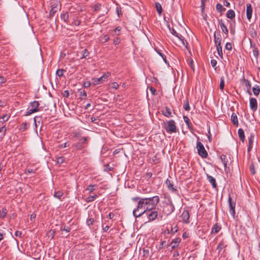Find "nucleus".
<instances>
[{"mask_svg": "<svg viewBox=\"0 0 260 260\" xmlns=\"http://www.w3.org/2000/svg\"><path fill=\"white\" fill-rule=\"evenodd\" d=\"M6 81V79L3 76H0V83H4Z\"/></svg>", "mask_w": 260, "mask_h": 260, "instance_id": "62", "label": "nucleus"}, {"mask_svg": "<svg viewBox=\"0 0 260 260\" xmlns=\"http://www.w3.org/2000/svg\"><path fill=\"white\" fill-rule=\"evenodd\" d=\"M87 139H88L87 137H83L80 139L79 142H81V144H82V145H83L85 143V142L87 140Z\"/></svg>", "mask_w": 260, "mask_h": 260, "instance_id": "54", "label": "nucleus"}, {"mask_svg": "<svg viewBox=\"0 0 260 260\" xmlns=\"http://www.w3.org/2000/svg\"><path fill=\"white\" fill-rule=\"evenodd\" d=\"M252 8L251 4L246 5V16L247 19L250 20L252 17Z\"/></svg>", "mask_w": 260, "mask_h": 260, "instance_id": "13", "label": "nucleus"}, {"mask_svg": "<svg viewBox=\"0 0 260 260\" xmlns=\"http://www.w3.org/2000/svg\"><path fill=\"white\" fill-rule=\"evenodd\" d=\"M224 81L223 77H222L220 78V85H219L220 89L221 90H222L224 88Z\"/></svg>", "mask_w": 260, "mask_h": 260, "instance_id": "43", "label": "nucleus"}, {"mask_svg": "<svg viewBox=\"0 0 260 260\" xmlns=\"http://www.w3.org/2000/svg\"><path fill=\"white\" fill-rule=\"evenodd\" d=\"M149 221L155 220L158 216V212L155 210H151L145 213Z\"/></svg>", "mask_w": 260, "mask_h": 260, "instance_id": "10", "label": "nucleus"}, {"mask_svg": "<svg viewBox=\"0 0 260 260\" xmlns=\"http://www.w3.org/2000/svg\"><path fill=\"white\" fill-rule=\"evenodd\" d=\"M252 91L255 96H257L260 92V87L258 85H255L252 88Z\"/></svg>", "mask_w": 260, "mask_h": 260, "instance_id": "28", "label": "nucleus"}, {"mask_svg": "<svg viewBox=\"0 0 260 260\" xmlns=\"http://www.w3.org/2000/svg\"><path fill=\"white\" fill-rule=\"evenodd\" d=\"M157 53L158 54L161 56V57L162 58L163 60H164V61L167 63V59H166V56L162 53H161L159 51H157Z\"/></svg>", "mask_w": 260, "mask_h": 260, "instance_id": "53", "label": "nucleus"}, {"mask_svg": "<svg viewBox=\"0 0 260 260\" xmlns=\"http://www.w3.org/2000/svg\"><path fill=\"white\" fill-rule=\"evenodd\" d=\"M216 49L219 56L222 55V47L221 45L219 46H216Z\"/></svg>", "mask_w": 260, "mask_h": 260, "instance_id": "45", "label": "nucleus"}, {"mask_svg": "<svg viewBox=\"0 0 260 260\" xmlns=\"http://www.w3.org/2000/svg\"><path fill=\"white\" fill-rule=\"evenodd\" d=\"M57 10L58 8L57 7V6L53 7L52 6H51V9L50 10L49 12L50 17L53 16L55 13L57 12Z\"/></svg>", "mask_w": 260, "mask_h": 260, "instance_id": "29", "label": "nucleus"}, {"mask_svg": "<svg viewBox=\"0 0 260 260\" xmlns=\"http://www.w3.org/2000/svg\"><path fill=\"white\" fill-rule=\"evenodd\" d=\"M110 76V73L107 72L104 74L100 78H92V81L93 84L98 85L99 84L103 83L105 81L107 78Z\"/></svg>", "mask_w": 260, "mask_h": 260, "instance_id": "6", "label": "nucleus"}, {"mask_svg": "<svg viewBox=\"0 0 260 260\" xmlns=\"http://www.w3.org/2000/svg\"><path fill=\"white\" fill-rule=\"evenodd\" d=\"M83 85L84 87L87 88L90 87V86L91 85V83L89 81H86L84 83Z\"/></svg>", "mask_w": 260, "mask_h": 260, "instance_id": "59", "label": "nucleus"}, {"mask_svg": "<svg viewBox=\"0 0 260 260\" xmlns=\"http://www.w3.org/2000/svg\"><path fill=\"white\" fill-rule=\"evenodd\" d=\"M132 200L134 202L138 201L137 208L135 209L133 211V215L135 217H140L148 211V210H146V206L143 198L135 197L132 198Z\"/></svg>", "mask_w": 260, "mask_h": 260, "instance_id": "1", "label": "nucleus"}, {"mask_svg": "<svg viewBox=\"0 0 260 260\" xmlns=\"http://www.w3.org/2000/svg\"><path fill=\"white\" fill-rule=\"evenodd\" d=\"M254 135L251 134L250 137L248 138V147L247 149L248 152H250L252 148L254 142Z\"/></svg>", "mask_w": 260, "mask_h": 260, "instance_id": "14", "label": "nucleus"}, {"mask_svg": "<svg viewBox=\"0 0 260 260\" xmlns=\"http://www.w3.org/2000/svg\"><path fill=\"white\" fill-rule=\"evenodd\" d=\"M161 112L162 114L166 117H170L172 116L171 110L167 107L162 110Z\"/></svg>", "mask_w": 260, "mask_h": 260, "instance_id": "19", "label": "nucleus"}, {"mask_svg": "<svg viewBox=\"0 0 260 260\" xmlns=\"http://www.w3.org/2000/svg\"><path fill=\"white\" fill-rule=\"evenodd\" d=\"M146 206V210L150 211L155 209L156 206L159 202V198L157 196L151 198H143Z\"/></svg>", "mask_w": 260, "mask_h": 260, "instance_id": "2", "label": "nucleus"}, {"mask_svg": "<svg viewBox=\"0 0 260 260\" xmlns=\"http://www.w3.org/2000/svg\"><path fill=\"white\" fill-rule=\"evenodd\" d=\"M249 169L250 172L253 175H254L255 173V169H254V166L253 164H251L249 166Z\"/></svg>", "mask_w": 260, "mask_h": 260, "instance_id": "49", "label": "nucleus"}, {"mask_svg": "<svg viewBox=\"0 0 260 260\" xmlns=\"http://www.w3.org/2000/svg\"><path fill=\"white\" fill-rule=\"evenodd\" d=\"M97 198L98 196L96 194L88 197V198H86V202L87 203L91 202L93 201L95 199H96Z\"/></svg>", "mask_w": 260, "mask_h": 260, "instance_id": "34", "label": "nucleus"}, {"mask_svg": "<svg viewBox=\"0 0 260 260\" xmlns=\"http://www.w3.org/2000/svg\"><path fill=\"white\" fill-rule=\"evenodd\" d=\"M175 207L172 203H167L164 207L163 212L165 214L169 215L174 210Z\"/></svg>", "mask_w": 260, "mask_h": 260, "instance_id": "7", "label": "nucleus"}, {"mask_svg": "<svg viewBox=\"0 0 260 260\" xmlns=\"http://www.w3.org/2000/svg\"><path fill=\"white\" fill-rule=\"evenodd\" d=\"M220 230V227L217 224H215L212 229L211 233L214 234L217 233Z\"/></svg>", "mask_w": 260, "mask_h": 260, "instance_id": "33", "label": "nucleus"}, {"mask_svg": "<svg viewBox=\"0 0 260 260\" xmlns=\"http://www.w3.org/2000/svg\"><path fill=\"white\" fill-rule=\"evenodd\" d=\"M2 118L3 119V121L5 122V121H7L9 119V116L8 115H4L2 117Z\"/></svg>", "mask_w": 260, "mask_h": 260, "instance_id": "60", "label": "nucleus"}, {"mask_svg": "<svg viewBox=\"0 0 260 260\" xmlns=\"http://www.w3.org/2000/svg\"><path fill=\"white\" fill-rule=\"evenodd\" d=\"M96 185H89L86 189V191H88L89 192H92L95 190V186Z\"/></svg>", "mask_w": 260, "mask_h": 260, "instance_id": "36", "label": "nucleus"}, {"mask_svg": "<svg viewBox=\"0 0 260 260\" xmlns=\"http://www.w3.org/2000/svg\"><path fill=\"white\" fill-rule=\"evenodd\" d=\"M6 129L5 125L0 128V138L1 139L3 138L5 136Z\"/></svg>", "mask_w": 260, "mask_h": 260, "instance_id": "32", "label": "nucleus"}, {"mask_svg": "<svg viewBox=\"0 0 260 260\" xmlns=\"http://www.w3.org/2000/svg\"><path fill=\"white\" fill-rule=\"evenodd\" d=\"M23 128L24 130L26 129L28 127V124L26 122H24L22 124Z\"/></svg>", "mask_w": 260, "mask_h": 260, "instance_id": "64", "label": "nucleus"}, {"mask_svg": "<svg viewBox=\"0 0 260 260\" xmlns=\"http://www.w3.org/2000/svg\"><path fill=\"white\" fill-rule=\"evenodd\" d=\"M75 146L77 150L81 149L83 147V146L81 144V142L78 143L75 145Z\"/></svg>", "mask_w": 260, "mask_h": 260, "instance_id": "50", "label": "nucleus"}, {"mask_svg": "<svg viewBox=\"0 0 260 260\" xmlns=\"http://www.w3.org/2000/svg\"><path fill=\"white\" fill-rule=\"evenodd\" d=\"M101 6V4H98L96 5H95L94 7V11H97L99 10L100 9Z\"/></svg>", "mask_w": 260, "mask_h": 260, "instance_id": "57", "label": "nucleus"}, {"mask_svg": "<svg viewBox=\"0 0 260 260\" xmlns=\"http://www.w3.org/2000/svg\"><path fill=\"white\" fill-rule=\"evenodd\" d=\"M56 161L58 164H61L64 161V158L62 156L58 157L56 158Z\"/></svg>", "mask_w": 260, "mask_h": 260, "instance_id": "44", "label": "nucleus"}, {"mask_svg": "<svg viewBox=\"0 0 260 260\" xmlns=\"http://www.w3.org/2000/svg\"><path fill=\"white\" fill-rule=\"evenodd\" d=\"M67 146H69L68 143V142H66V143H63V144H60L59 147L60 148H62L67 147Z\"/></svg>", "mask_w": 260, "mask_h": 260, "instance_id": "61", "label": "nucleus"}, {"mask_svg": "<svg viewBox=\"0 0 260 260\" xmlns=\"http://www.w3.org/2000/svg\"><path fill=\"white\" fill-rule=\"evenodd\" d=\"M231 120L234 125L237 126L238 125V120L237 116L235 113H233L231 116Z\"/></svg>", "mask_w": 260, "mask_h": 260, "instance_id": "26", "label": "nucleus"}, {"mask_svg": "<svg viewBox=\"0 0 260 260\" xmlns=\"http://www.w3.org/2000/svg\"><path fill=\"white\" fill-rule=\"evenodd\" d=\"M238 135L240 140L243 142L245 139V135L244 132L242 128H240L238 129Z\"/></svg>", "mask_w": 260, "mask_h": 260, "instance_id": "25", "label": "nucleus"}, {"mask_svg": "<svg viewBox=\"0 0 260 260\" xmlns=\"http://www.w3.org/2000/svg\"><path fill=\"white\" fill-rule=\"evenodd\" d=\"M112 87L113 88L116 89L118 88L119 85L116 82H113L112 84Z\"/></svg>", "mask_w": 260, "mask_h": 260, "instance_id": "58", "label": "nucleus"}, {"mask_svg": "<svg viewBox=\"0 0 260 260\" xmlns=\"http://www.w3.org/2000/svg\"><path fill=\"white\" fill-rule=\"evenodd\" d=\"M197 148L199 154L203 158H206L208 156V153L205 150L203 144L200 141L197 142Z\"/></svg>", "mask_w": 260, "mask_h": 260, "instance_id": "3", "label": "nucleus"}, {"mask_svg": "<svg viewBox=\"0 0 260 260\" xmlns=\"http://www.w3.org/2000/svg\"><path fill=\"white\" fill-rule=\"evenodd\" d=\"M226 17L230 19H233L235 17V13L233 10H229L226 13Z\"/></svg>", "mask_w": 260, "mask_h": 260, "instance_id": "27", "label": "nucleus"}, {"mask_svg": "<svg viewBox=\"0 0 260 260\" xmlns=\"http://www.w3.org/2000/svg\"><path fill=\"white\" fill-rule=\"evenodd\" d=\"M60 17L61 19L65 22L69 23L71 22V18L74 17V13L72 12H66L65 13L61 14Z\"/></svg>", "mask_w": 260, "mask_h": 260, "instance_id": "8", "label": "nucleus"}, {"mask_svg": "<svg viewBox=\"0 0 260 260\" xmlns=\"http://www.w3.org/2000/svg\"><path fill=\"white\" fill-rule=\"evenodd\" d=\"M225 48L228 50H229V51L231 50L232 49V46L231 43H226V44H225Z\"/></svg>", "mask_w": 260, "mask_h": 260, "instance_id": "51", "label": "nucleus"}, {"mask_svg": "<svg viewBox=\"0 0 260 260\" xmlns=\"http://www.w3.org/2000/svg\"><path fill=\"white\" fill-rule=\"evenodd\" d=\"M69 24L78 26L80 24V21L77 19V16L74 13V17L71 18V22Z\"/></svg>", "mask_w": 260, "mask_h": 260, "instance_id": "15", "label": "nucleus"}, {"mask_svg": "<svg viewBox=\"0 0 260 260\" xmlns=\"http://www.w3.org/2000/svg\"><path fill=\"white\" fill-rule=\"evenodd\" d=\"M180 242L181 239L180 238H176L174 239L171 243V245H172V248L174 249L177 247Z\"/></svg>", "mask_w": 260, "mask_h": 260, "instance_id": "18", "label": "nucleus"}, {"mask_svg": "<svg viewBox=\"0 0 260 260\" xmlns=\"http://www.w3.org/2000/svg\"><path fill=\"white\" fill-rule=\"evenodd\" d=\"M228 202L230 207V213L233 217H234L235 215L236 203L232 200V199L230 196L229 197Z\"/></svg>", "mask_w": 260, "mask_h": 260, "instance_id": "9", "label": "nucleus"}, {"mask_svg": "<svg viewBox=\"0 0 260 260\" xmlns=\"http://www.w3.org/2000/svg\"><path fill=\"white\" fill-rule=\"evenodd\" d=\"M181 217L183 222L188 223L189 222V214L187 210H184L181 215Z\"/></svg>", "mask_w": 260, "mask_h": 260, "instance_id": "11", "label": "nucleus"}, {"mask_svg": "<svg viewBox=\"0 0 260 260\" xmlns=\"http://www.w3.org/2000/svg\"><path fill=\"white\" fill-rule=\"evenodd\" d=\"M216 8L217 11L219 12H221L225 10V9L224 8H223V6H222V5H221L220 4H217L216 5Z\"/></svg>", "mask_w": 260, "mask_h": 260, "instance_id": "37", "label": "nucleus"}, {"mask_svg": "<svg viewBox=\"0 0 260 260\" xmlns=\"http://www.w3.org/2000/svg\"><path fill=\"white\" fill-rule=\"evenodd\" d=\"M183 119L186 124H187V125L188 126V127L189 128L190 125H191V123L190 122V119H189V118L186 116H183Z\"/></svg>", "mask_w": 260, "mask_h": 260, "instance_id": "40", "label": "nucleus"}, {"mask_svg": "<svg viewBox=\"0 0 260 260\" xmlns=\"http://www.w3.org/2000/svg\"><path fill=\"white\" fill-rule=\"evenodd\" d=\"M155 8L158 13L160 15L162 10L161 5L159 3H155Z\"/></svg>", "mask_w": 260, "mask_h": 260, "instance_id": "35", "label": "nucleus"}, {"mask_svg": "<svg viewBox=\"0 0 260 260\" xmlns=\"http://www.w3.org/2000/svg\"><path fill=\"white\" fill-rule=\"evenodd\" d=\"M183 108L185 111H188L190 110V108L189 105V102L187 98H186L185 101H184Z\"/></svg>", "mask_w": 260, "mask_h": 260, "instance_id": "31", "label": "nucleus"}, {"mask_svg": "<svg viewBox=\"0 0 260 260\" xmlns=\"http://www.w3.org/2000/svg\"><path fill=\"white\" fill-rule=\"evenodd\" d=\"M171 33L172 35H173L174 36L177 37L180 40H181L183 44L184 45V38L182 36H181V35L178 34L177 32V31L173 28H172L171 30Z\"/></svg>", "mask_w": 260, "mask_h": 260, "instance_id": "22", "label": "nucleus"}, {"mask_svg": "<svg viewBox=\"0 0 260 260\" xmlns=\"http://www.w3.org/2000/svg\"><path fill=\"white\" fill-rule=\"evenodd\" d=\"M62 94L63 96L66 98H68L70 95V93L68 90H64Z\"/></svg>", "mask_w": 260, "mask_h": 260, "instance_id": "55", "label": "nucleus"}, {"mask_svg": "<svg viewBox=\"0 0 260 260\" xmlns=\"http://www.w3.org/2000/svg\"><path fill=\"white\" fill-rule=\"evenodd\" d=\"M165 129L168 133L172 134L176 132V126L175 122L173 120H169L167 122L165 126Z\"/></svg>", "mask_w": 260, "mask_h": 260, "instance_id": "4", "label": "nucleus"}, {"mask_svg": "<svg viewBox=\"0 0 260 260\" xmlns=\"http://www.w3.org/2000/svg\"><path fill=\"white\" fill-rule=\"evenodd\" d=\"M39 103L38 101H34L30 103L31 108H28L25 114V116H28L32 113L39 111Z\"/></svg>", "mask_w": 260, "mask_h": 260, "instance_id": "5", "label": "nucleus"}, {"mask_svg": "<svg viewBox=\"0 0 260 260\" xmlns=\"http://www.w3.org/2000/svg\"><path fill=\"white\" fill-rule=\"evenodd\" d=\"M219 24L220 25V27L222 31V32L224 34H225L226 35H228V29L227 28V27L223 23V21L222 20H219Z\"/></svg>", "mask_w": 260, "mask_h": 260, "instance_id": "17", "label": "nucleus"}, {"mask_svg": "<svg viewBox=\"0 0 260 260\" xmlns=\"http://www.w3.org/2000/svg\"><path fill=\"white\" fill-rule=\"evenodd\" d=\"M220 160L223 164L224 168H226L227 163L228 162V158L227 156L225 155L222 154L220 156Z\"/></svg>", "mask_w": 260, "mask_h": 260, "instance_id": "24", "label": "nucleus"}, {"mask_svg": "<svg viewBox=\"0 0 260 260\" xmlns=\"http://www.w3.org/2000/svg\"><path fill=\"white\" fill-rule=\"evenodd\" d=\"M214 42L216 46H219L221 45V39L220 38V34H218L217 35H216V32H214Z\"/></svg>", "mask_w": 260, "mask_h": 260, "instance_id": "20", "label": "nucleus"}, {"mask_svg": "<svg viewBox=\"0 0 260 260\" xmlns=\"http://www.w3.org/2000/svg\"><path fill=\"white\" fill-rule=\"evenodd\" d=\"M253 54L255 57H257L259 55L258 50L257 48L255 47H254V49L253 50Z\"/></svg>", "mask_w": 260, "mask_h": 260, "instance_id": "46", "label": "nucleus"}, {"mask_svg": "<svg viewBox=\"0 0 260 260\" xmlns=\"http://www.w3.org/2000/svg\"><path fill=\"white\" fill-rule=\"evenodd\" d=\"M225 246L226 245L224 242H220L217 247V249L218 251V253H220L221 251V250H223L225 247Z\"/></svg>", "mask_w": 260, "mask_h": 260, "instance_id": "30", "label": "nucleus"}, {"mask_svg": "<svg viewBox=\"0 0 260 260\" xmlns=\"http://www.w3.org/2000/svg\"><path fill=\"white\" fill-rule=\"evenodd\" d=\"M211 64L212 67L215 68L217 64V61L215 59H212L211 60Z\"/></svg>", "mask_w": 260, "mask_h": 260, "instance_id": "56", "label": "nucleus"}, {"mask_svg": "<svg viewBox=\"0 0 260 260\" xmlns=\"http://www.w3.org/2000/svg\"><path fill=\"white\" fill-rule=\"evenodd\" d=\"M250 107L253 111H255L257 110V104L256 99L252 98L250 99Z\"/></svg>", "mask_w": 260, "mask_h": 260, "instance_id": "12", "label": "nucleus"}, {"mask_svg": "<svg viewBox=\"0 0 260 260\" xmlns=\"http://www.w3.org/2000/svg\"><path fill=\"white\" fill-rule=\"evenodd\" d=\"M223 4L225 6L229 7L230 6V3L228 1H224Z\"/></svg>", "mask_w": 260, "mask_h": 260, "instance_id": "63", "label": "nucleus"}, {"mask_svg": "<svg viewBox=\"0 0 260 260\" xmlns=\"http://www.w3.org/2000/svg\"><path fill=\"white\" fill-rule=\"evenodd\" d=\"M78 93L80 96H83L85 99L86 98L87 94L84 90L79 89L78 90Z\"/></svg>", "mask_w": 260, "mask_h": 260, "instance_id": "39", "label": "nucleus"}, {"mask_svg": "<svg viewBox=\"0 0 260 260\" xmlns=\"http://www.w3.org/2000/svg\"><path fill=\"white\" fill-rule=\"evenodd\" d=\"M207 177L208 181L212 184V187L215 188L217 187V184L215 179L208 174L207 175Z\"/></svg>", "mask_w": 260, "mask_h": 260, "instance_id": "16", "label": "nucleus"}, {"mask_svg": "<svg viewBox=\"0 0 260 260\" xmlns=\"http://www.w3.org/2000/svg\"><path fill=\"white\" fill-rule=\"evenodd\" d=\"M37 170V168H32V169L28 168L27 169V172H26L25 173V174H27V173H28V174L35 173L36 171Z\"/></svg>", "mask_w": 260, "mask_h": 260, "instance_id": "42", "label": "nucleus"}, {"mask_svg": "<svg viewBox=\"0 0 260 260\" xmlns=\"http://www.w3.org/2000/svg\"><path fill=\"white\" fill-rule=\"evenodd\" d=\"M64 72V70H63V69H59V70H58L56 71V74L58 76L60 77V76H61L63 75Z\"/></svg>", "mask_w": 260, "mask_h": 260, "instance_id": "52", "label": "nucleus"}, {"mask_svg": "<svg viewBox=\"0 0 260 260\" xmlns=\"http://www.w3.org/2000/svg\"><path fill=\"white\" fill-rule=\"evenodd\" d=\"M243 84L245 85L247 88V91L250 95H251V92H250V88L251 87V84L249 80L247 79H244L243 80Z\"/></svg>", "mask_w": 260, "mask_h": 260, "instance_id": "21", "label": "nucleus"}, {"mask_svg": "<svg viewBox=\"0 0 260 260\" xmlns=\"http://www.w3.org/2000/svg\"><path fill=\"white\" fill-rule=\"evenodd\" d=\"M63 192L60 191H55L53 194L54 197L58 199H60V197L62 196Z\"/></svg>", "mask_w": 260, "mask_h": 260, "instance_id": "38", "label": "nucleus"}, {"mask_svg": "<svg viewBox=\"0 0 260 260\" xmlns=\"http://www.w3.org/2000/svg\"><path fill=\"white\" fill-rule=\"evenodd\" d=\"M166 184L169 190H171L173 191L176 190V189L173 187V184L171 183L169 179H167L166 180Z\"/></svg>", "mask_w": 260, "mask_h": 260, "instance_id": "23", "label": "nucleus"}, {"mask_svg": "<svg viewBox=\"0 0 260 260\" xmlns=\"http://www.w3.org/2000/svg\"><path fill=\"white\" fill-rule=\"evenodd\" d=\"M94 219L93 218H88L87 220V221H86V223L88 225L90 226L91 225H92L93 222H94Z\"/></svg>", "mask_w": 260, "mask_h": 260, "instance_id": "48", "label": "nucleus"}, {"mask_svg": "<svg viewBox=\"0 0 260 260\" xmlns=\"http://www.w3.org/2000/svg\"><path fill=\"white\" fill-rule=\"evenodd\" d=\"M7 214V210L6 209L3 208L2 211L0 212V217L2 218H4L6 217Z\"/></svg>", "mask_w": 260, "mask_h": 260, "instance_id": "41", "label": "nucleus"}, {"mask_svg": "<svg viewBox=\"0 0 260 260\" xmlns=\"http://www.w3.org/2000/svg\"><path fill=\"white\" fill-rule=\"evenodd\" d=\"M89 55V52L88 51V50L87 49H84L83 51H82V58H85L86 57H87L88 55Z\"/></svg>", "mask_w": 260, "mask_h": 260, "instance_id": "47", "label": "nucleus"}]
</instances>
